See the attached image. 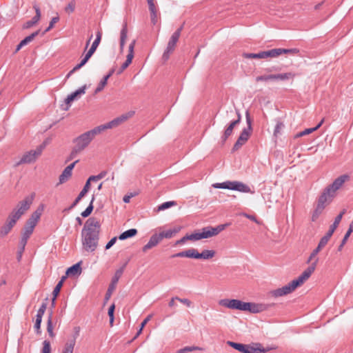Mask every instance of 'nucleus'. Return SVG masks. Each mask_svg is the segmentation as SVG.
Returning a JSON list of instances; mask_svg holds the SVG:
<instances>
[{
  "label": "nucleus",
  "mask_w": 353,
  "mask_h": 353,
  "mask_svg": "<svg viewBox=\"0 0 353 353\" xmlns=\"http://www.w3.org/2000/svg\"><path fill=\"white\" fill-rule=\"evenodd\" d=\"M318 261L319 259L316 257V254L312 252L307 261V263H310V265L306 268L298 278L292 280L290 283L282 288L270 291V294L276 298L289 294L294 292L310 277L316 268Z\"/></svg>",
  "instance_id": "obj_1"
},
{
  "label": "nucleus",
  "mask_w": 353,
  "mask_h": 353,
  "mask_svg": "<svg viewBox=\"0 0 353 353\" xmlns=\"http://www.w3.org/2000/svg\"><path fill=\"white\" fill-rule=\"evenodd\" d=\"M101 223L96 218L88 219L81 231L83 248L88 252H94L98 246Z\"/></svg>",
  "instance_id": "obj_2"
},
{
  "label": "nucleus",
  "mask_w": 353,
  "mask_h": 353,
  "mask_svg": "<svg viewBox=\"0 0 353 353\" xmlns=\"http://www.w3.org/2000/svg\"><path fill=\"white\" fill-rule=\"evenodd\" d=\"M218 304L219 306L227 309L249 312L254 314L261 312L266 309L264 304L244 302L234 299H222L218 301Z\"/></svg>",
  "instance_id": "obj_3"
},
{
  "label": "nucleus",
  "mask_w": 353,
  "mask_h": 353,
  "mask_svg": "<svg viewBox=\"0 0 353 353\" xmlns=\"http://www.w3.org/2000/svg\"><path fill=\"white\" fill-rule=\"evenodd\" d=\"M98 134H99V132L95 127L93 129L87 131L74 139L72 141L74 146L68 157V160L70 161L75 159L78 154L81 153L89 146L90 143L94 139L95 136Z\"/></svg>",
  "instance_id": "obj_4"
},
{
  "label": "nucleus",
  "mask_w": 353,
  "mask_h": 353,
  "mask_svg": "<svg viewBox=\"0 0 353 353\" xmlns=\"http://www.w3.org/2000/svg\"><path fill=\"white\" fill-rule=\"evenodd\" d=\"M43 210V207L40 206L31 214L30 217L26 221L19 241L20 253L24 251L28 240L33 233L34 229L40 219Z\"/></svg>",
  "instance_id": "obj_5"
},
{
  "label": "nucleus",
  "mask_w": 353,
  "mask_h": 353,
  "mask_svg": "<svg viewBox=\"0 0 353 353\" xmlns=\"http://www.w3.org/2000/svg\"><path fill=\"white\" fill-rule=\"evenodd\" d=\"M350 180V176L347 174H342L336 178L334 181L328 185L321 192L323 196L327 198L330 201L336 197L337 192L341 189L345 183Z\"/></svg>",
  "instance_id": "obj_6"
},
{
  "label": "nucleus",
  "mask_w": 353,
  "mask_h": 353,
  "mask_svg": "<svg viewBox=\"0 0 353 353\" xmlns=\"http://www.w3.org/2000/svg\"><path fill=\"white\" fill-rule=\"evenodd\" d=\"M212 187L214 188L228 189L230 190L238 191L242 193H254V191L252 190L248 185L239 181H226L223 183H216L212 184Z\"/></svg>",
  "instance_id": "obj_7"
},
{
  "label": "nucleus",
  "mask_w": 353,
  "mask_h": 353,
  "mask_svg": "<svg viewBox=\"0 0 353 353\" xmlns=\"http://www.w3.org/2000/svg\"><path fill=\"white\" fill-rule=\"evenodd\" d=\"M226 225H219L216 228L206 227L201 231L196 232L191 234H188L190 241H199L202 239H208L217 235L219 232L225 228Z\"/></svg>",
  "instance_id": "obj_8"
},
{
  "label": "nucleus",
  "mask_w": 353,
  "mask_h": 353,
  "mask_svg": "<svg viewBox=\"0 0 353 353\" xmlns=\"http://www.w3.org/2000/svg\"><path fill=\"white\" fill-rule=\"evenodd\" d=\"M134 111H129L112 119V121L103 125H98L96 128L99 134H101L106 130L115 128L119 126L120 125L128 121L129 119L132 118L134 116Z\"/></svg>",
  "instance_id": "obj_9"
},
{
  "label": "nucleus",
  "mask_w": 353,
  "mask_h": 353,
  "mask_svg": "<svg viewBox=\"0 0 353 353\" xmlns=\"http://www.w3.org/2000/svg\"><path fill=\"white\" fill-rule=\"evenodd\" d=\"M34 198V194L26 196L23 200L19 202L16 208L10 214L16 220H19L24 214L32 204Z\"/></svg>",
  "instance_id": "obj_10"
},
{
  "label": "nucleus",
  "mask_w": 353,
  "mask_h": 353,
  "mask_svg": "<svg viewBox=\"0 0 353 353\" xmlns=\"http://www.w3.org/2000/svg\"><path fill=\"white\" fill-rule=\"evenodd\" d=\"M45 147L46 144L43 143L37 146L34 150H31L24 153L19 162L18 163V165L29 164L35 162L37 159L41 155Z\"/></svg>",
  "instance_id": "obj_11"
},
{
  "label": "nucleus",
  "mask_w": 353,
  "mask_h": 353,
  "mask_svg": "<svg viewBox=\"0 0 353 353\" xmlns=\"http://www.w3.org/2000/svg\"><path fill=\"white\" fill-rule=\"evenodd\" d=\"M246 121L248 124V128L243 130L239 137L238 138L236 142L234 145L233 150H238L242 145H243L248 140L252 128V121L250 117V114L248 112L245 113Z\"/></svg>",
  "instance_id": "obj_12"
},
{
  "label": "nucleus",
  "mask_w": 353,
  "mask_h": 353,
  "mask_svg": "<svg viewBox=\"0 0 353 353\" xmlns=\"http://www.w3.org/2000/svg\"><path fill=\"white\" fill-rule=\"evenodd\" d=\"M182 29L183 26H181L170 37L167 47L162 56V59L164 61H168V59L170 58V54H172L173 52L174 51L175 48L176 46V43L179 39Z\"/></svg>",
  "instance_id": "obj_13"
},
{
  "label": "nucleus",
  "mask_w": 353,
  "mask_h": 353,
  "mask_svg": "<svg viewBox=\"0 0 353 353\" xmlns=\"http://www.w3.org/2000/svg\"><path fill=\"white\" fill-rule=\"evenodd\" d=\"M331 203L332 201L321 194L318 198L317 203L314 210L311 213L312 221H316L321 214L323 212L325 208Z\"/></svg>",
  "instance_id": "obj_14"
},
{
  "label": "nucleus",
  "mask_w": 353,
  "mask_h": 353,
  "mask_svg": "<svg viewBox=\"0 0 353 353\" xmlns=\"http://www.w3.org/2000/svg\"><path fill=\"white\" fill-rule=\"evenodd\" d=\"M295 74L292 72L279 73L274 74L261 75L256 78L257 82L268 81H286L293 79Z\"/></svg>",
  "instance_id": "obj_15"
},
{
  "label": "nucleus",
  "mask_w": 353,
  "mask_h": 353,
  "mask_svg": "<svg viewBox=\"0 0 353 353\" xmlns=\"http://www.w3.org/2000/svg\"><path fill=\"white\" fill-rule=\"evenodd\" d=\"M17 220H16L11 215H9L5 224L1 228L0 234L2 236L7 235L12 229L16 224Z\"/></svg>",
  "instance_id": "obj_16"
},
{
  "label": "nucleus",
  "mask_w": 353,
  "mask_h": 353,
  "mask_svg": "<svg viewBox=\"0 0 353 353\" xmlns=\"http://www.w3.org/2000/svg\"><path fill=\"white\" fill-rule=\"evenodd\" d=\"M123 268L120 269V270H118L116 273H115V275L113 277L112 280V283L111 284L109 285V288L108 289V291L105 294V301H108L109 299L110 298L111 295H112V292L115 289V287H116V285L119 279V278L121 277V274H123Z\"/></svg>",
  "instance_id": "obj_17"
},
{
  "label": "nucleus",
  "mask_w": 353,
  "mask_h": 353,
  "mask_svg": "<svg viewBox=\"0 0 353 353\" xmlns=\"http://www.w3.org/2000/svg\"><path fill=\"white\" fill-rule=\"evenodd\" d=\"M77 162H79V160H76L74 162L68 165L63 170V172L59 176V184L64 183L65 182L69 180V179L72 176V170Z\"/></svg>",
  "instance_id": "obj_18"
},
{
  "label": "nucleus",
  "mask_w": 353,
  "mask_h": 353,
  "mask_svg": "<svg viewBox=\"0 0 353 353\" xmlns=\"http://www.w3.org/2000/svg\"><path fill=\"white\" fill-rule=\"evenodd\" d=\"M200 253L196 249L190 248L185 251L176 253L172 257H186L190 259H199Z\"/></svg>",
  "instance_id": "obj_19"
},
{
  "label": "nucleus",
  "mask_w": 353,
  "mask_h": 353,
  "mask_svg": "<svg viewBox=\"0 0 353 353\" xmlns=\"http://www.w3.org/2000/svg\"><path fill=\"white\" fill-rule=\"evenodd\" d=\"M86 89V85H83V87L80 88L75 92H72L70 95L68 96V97L65 100V103L67 105L65 110H68L69 107L70 106V103L76 99L77 97H79L80 95L85 94Z\"/></svg>",
  "instance_id": "obj_20"
},
{
  "label": "nucleus",
  "mask_w": 353,
  "mask_h": 353,
  "mask_svg": "<svg viewBox=\"0 0 353 353\" xmlns=\"http://www.w3.org/2000/svg\"><path fill=\"white\" fill-rule=\"evenodd\" d=\"M241 119V117L240 113L237 112V119L232 121L224 131L223 135L222 136L223 141H225L226 139L232 134L234 128L240 123Z\"/></svg>",
  "instance_id": "obj_21"
},
{
  "label": "nucleus",
  "mask_w": 353,
  "mask_h": 353,
  "mask_svg": "<svg viewBox=\"0 0 353 353\" xmlns=\"http://www.w3.org/2000/svg\"><path fill=\"white\" fill-rule=\"evenodd\" d=\"M161 241V238L159 237V234H153L149 241L143 247V251L146 252L147 250L152 248L153 247H155L157 245L159 242Z\"/></svg>",
  "instance_id": "obj_22"
},
{
  "label": "nucleus",
  "mask_w": 353,
  "mask_h": 353,
  "mask_svg": "<svg viewBox=\"0 0 353 353\" xmlns=\"http://www.w3.org/2000/svg\"><path fill=\"white\" fill-rule=\"evenodd\" d=\"M181 227H175L173 229H170L166 231H162L159 234V237L162 240L163 239H171L176 234H177L180 230Z\"/></svg>",
  "instance_id": "obj_23"
},
{
  "label": "nucleus",
  "mask_w": 353,
  "mask_h": 353,
  "mask_svg": "<svg viewBox=\"0 0 353 353\" xmlns=\"http://www.w3.org/2000/svg\"><path fill=\"white\" fill-rule=\"evenodd\" d=\"M34 8L35 10L36 15L32 19V20L27 21L24 26V28H29L38 23L41 18V11L38 6H34Z\"/></svg>",
  "instance_id": "obj_24"
},
{
  "label": "nucleus",
  "mask_w": 353,
  "mask_h": 353,
  "mask_svg": "<svg viewBox=\"0 0 353 353\" xmlns=\"http://www.w3.org/2000/svg\"><path fill=\"white\" fill-rule=\"evenodd\" d=\"M81 261L73 265L70 268H69L66 271V276H77L79 275L81 273Z\"/></svg>",
  "instance_id": "obj_25"
},
{
  "label": "nucleus",
  "mask_w": 353,
  "mask_h": 353,
  "mask_svg": "<svg viewBox=\"0 0 353 353\" xmlns=\"http://www.w3.org/2000/svg\"><path fill=\"white\" fill-rule=\"evenodd\" d=\"M265 350L259 343L247 345L245 353H265Z\"/></svg>",
  "instance_id": "obj_26"
},
{
  "label": "nucleus",
  "mask_w": 353,
  "mask_h": 353,
  "mask_svg": "<svg viewBox=\"0 0 353 353\" xmlns=\"http://www.w3.org/2000/svg\"><path fill=\"white\" fill-rule=\"evenodd\" d=\"M74 345L75 339L68 341L65 343L61 353H73Z\"/></svg>",
  "instance_id": "obj_27"
},
{
  "label": "nucleus",
  "mask_w": 353,
  "mask_h": 353,
  "mask_svg": "<svg viewBox=\"0 0 353 353\" xmlns=\"http://www.w3.org/2000/svg\"><path fill=\"white\" fill-rule=\"evenodd\" d=\"M101 39V33L100 32H98L97 34L96 39L92 43V45L91 48H90V50L87 52L88 54H89L90 56L92 57V55L94 54V52H95L96 49L97 48V47H98V46H99V44L100 43Z\"/></svg>",
  "instance_id": "obj_28"
},
{
  "label": "nucleus",
  "mask_w": 353,
  "mask_h": 353,
  "mask_svg": "<svg viewBox=\"0 0 353 353\" xmlns=\"http://www.w3.org/2000/svg\"><path fill=\"white\" fill-rule=\"evenodd\" d=\"M345 213V210H343L336 218H335V220L333 223V224L330 226L328 232H331V234H333L334 230L336 229V228L338 227V225H339L341 219H342V217L343 216V214Z\"/></svg>",
  "instance_id": "obj_29"
},
{
  "label": "nucleus",
  "mask_w": 353,
  "mask_h": 353,
  "mask_svg": "<svg viewBox=\"0 0 353 353\" xmlns=\"http://www.w3.org/2000/svg\"><path fill=\"white\" fill-rule=\"evenodd\" d=\"M265 59L276 58L282 54L281 48H274L270 50L265 51Z\"/></svg>",
  "instance_id": "obj_30"
},
{
  "label": "nucleus",
  "mask_w": 353,
  "mask_h": 353,
  "mask_svg": "<svg viewBox=\"0 0 353 353\" xmlns=\"http://www.w3.org/2000/svg\"><path fill=\"white\" fill-rule=\"evenodd\" d=\"M216 254L214 250H204L199 255V259L208 260L212 259Z\"/></svg>",
  "instance_id": "obj_31"
},
{
  "label": "nucleus",
  "mask_w": 353,
  "mask_h": 353,
  "mask_svg": "<svg viewBox=\"0 0 353 353\" xmlns=\"http://www.w3.org/2000/svg\"><path fill=\"white\" fill-rule=\"evenodd\" d=\"M227 344L229 346L233 347L234 349L239 351L240 352L245 353L246 345H247L245 344L238 343H235V342H232V341H228Z\"/></svg>",
  "instance_id": "obj_32"
},
{
  "label": "nucleus",
  "mask_w": 353,
  "mask_h": 353,
  "mask_svg": "<svg viewBox=\"0 0 353 353\" xmlns=\"http://www.w3.org/2000/svg\"><path fill=\"white\" fill-rule=\"evenodd\" d=\"M137 234V230L136 229H130V230H126V231L123 232V233H121L119 235V239L120 240H125V239H127L128 238L135 236Z\"/></svg>",
  "instance_id": "obj_33"
},
{
  "label": "nucleus",
  "mask_w": 353,
  "mask_h": 353,
  "mask_svg": "<svg viewBox=\"0 0 353 353\" xmlns=\"http://www.w3.org/2000/svg\"><path fill=\"white\" fill-rule=\"evenodd\" d=\"M90 188L88 187V183L85 184L83 190L80 192L78 196L74 200V203H72L71 208L74 207L79 201L86 194V193L88 192Z\"/></svg>",
  "instance_id": "obj_34"
},
{
  "label": "nucleus",
  "mask_w": 353,
  "mask_h": 353,
  "mask_svg": "<svg viewBox=\"0 0 353 353\" xmlns=\"http://www.w3.org/2000/svg\"><path fill=\"white\" fill-rule=\"evenodd\" d=\"M243 56L246 59H265V51L259 53H244Z\"/></svg>",
  "instance_id": "obj_35"
},
{
  "label": "nucleus",
  "mask_w": 353,
  "mask_h": 353,
  "mask_svg": "<svg viewBox=\"0 0 353 353\" xmlns=\"http://www.w3.org/2000/svg\"><path fill=\"white\" fill-rule=\"evenodd\" d=\"M91 57V56H90L89 54H86L85 57L81 60V61L80 62V63H79L78 65H77L67 75V78H68L70 74L75 70H77L79 69H80L83 65H84L87 61L89 60V59Z\"/></svg>",
  "instance_id": "obj_36"
},
{
  "label": "nucleus",
  "mask_w": 353,
  "mask_h": 353,
  "mask_svg": "<svg viewBox=\"0 0 353 353\" xmlns=\"http://www.w3.org/2000/svg\"><path fill=\"white\" fill-rule=\"evenodd\" d=\"M127 39V28L126 27H123L121 31V37H120V50L122 52L123 50V47L125 45V42Z\"/></svg>",
  "instance_id": "obj_37"
},
{
  "label": "nucleus",
  "mask_w": 353,
  "mask_h": 353,
  "mask_svg": "<svg viewBox=\"0 0 353 353\" xmlns=\"http://www.w3.org/2000/svg\"><path fill=\"white\" fill-rule=\"evenodd\" d=\"M195 350H203V348L198 346H187L183 348H181L176 352V353H186L189 352H192Z\"/></svg>",
  "instance_id": "obj_38"
},
{
  "label": "nucleus",
  "mask_w": 353,
  "mask_h": 353,
  "mask_svg": "<svg viewBox=\"0 0 353 353\" xmlns=\"http://www.w3.org/2000/svg\"><path fill=\"white\" fill-rule=\"evenodd\" d=\"M332 235V234H331V232H327L326 234L321 239L318 245L322 248H323L327 244Z\"/></svg>",
  "instance_id": "obj_39"
},
{
  "label": "nucleus",
  "mask_w": 353,
  "mask_h": 353,
  "mask_svg": "<svg viewBox=\"0 0 353 353\" xmlns=\"http://www.w3.org/2000/svg\"><path fill=\"white\" fill-rule=\"evenodd\" d=\"M94 201V196H93L90 205L88 206V208L83 212H81V216L83 217H88L92 213V212L93 210Z\"/></svg>",
  "instance_id": "obj_40"
},
{
  "label": "nucleus",
  "mask_w": 353,
  "mask_h": 353,
  "mask_svg": "<svg viewBox=\"0 0 353 353\" xmlns=\"http://www.w3.org/2000/svg\"><path fill=\"white\" fill-rule=\"evenodd\" d=\"M133 59V57L130 56H128L126 57L125 61L122 64L119 70L118 71V74H121L132 63V61Z\"/></svg>",
  "instance_id": "obj_41"
},
{
  "label": "nucleus",
  "mask_w": 353,
  "mask_h": 353,
  "mask_svg": "<svg viewBox=\"0 0 353 353\" xmlns=\"http://www.w3.org/2000/svg\"><path fill=\"white\" fill-rule=\"evenodd\" d=\"M53 329H54V327H53L52 322V314H50L48 317V319L47 331L51 337H54V336Z\"/></svg>",
  "instance_id": "obj_42"
},
{
  "label": "nucleus",
  "mask_w": 353,
  "mask_h": 353,
  "mask_svg": "<svg viewBox=\"0 0 353 353\" xmlns=\"http://www.w3.org/2000/svg\"><path fill=\"white\" fill-rule=\"evenodd\" d=\"M152 315L150 314L143 320V321L141 324L139 330H138L137 334L134 336V339H136L138 336H139L141 334L143 329L144 328L145 325L148 323V322L152 319Z\"/></svg>",
  "instance_id": "obj_43"
},
{
  "label": "nucleus",
  "mask_w": 353,
  "mask_h": 353,
  "mask_svg": "<svg viewBox=\"0 0 353 353\" xmlns=\"http://www.w3.org/2000/svg\"><path fill=\"white\" fill-rule=\"evenodd\" d=\"M62 285H63V281H60L57 284L56 287L54 288V289L53 290V296H54V297H53V299H52V304L54 303L55 299H56L57 296H58V294H59Z\"/></svg>",
  "instance_id": "obj_44"
},
{
  "label": "nucleus",
  "mask_w": 353,
  "mask_h": 353,
  "mask_svg": "<svg viewBox=\"0 0 353 353\" xmlns=\"http://www.w3.org/2000/svg\"><path fill=\"white\" fill-rule=\"evenodd\" d=\"M108 80V77H104L103 79L100 81L98 86L97 87L95 90V93H98L103 90V89L105 88V86L107 84Z\"/></svg>",
  "instance_id": "obj_45"
},
{
  "label": "nucleus",
  "mask_w": 353,
  "mask_h": 353,
  "mask_svg": "<svg viewBox=\"0 0 353 353\" xmlns=\"http://www.w3.org/2000/svg\"><path fill=\"white\" fill-rule=\"evenodd\" d=\"M175 205H176V203L174 201H167V202H165V203H162L161 205H160L158 207V210L159 211L165 210H166L170 207H172Z\"/></svg>",
  "instance_id": "obj_46"
},
{
  "label": "nucleus",
  "mask_w": 353,
  "mask_h": 353,
  "mask_svg": "<svg viewBox=\"0 0 353 353\" xmlns=\"http://www.w3.org/2000/svg\"><path fill=\"white\" fill-rule=\"evenodd\" d=\"M39 34V32L37 31V32H33L32 34H31L30 35L26 37L24 39H23L21 41H22V45H26L28 44V43L31 42L34 38L35 37Z\"/></svg>",
  "instance_id": "obj_47"
},
{
  "label": "nucleus",
  "mask_w": 353,
  "mask_h": 353,
  "mask_svg": "<svg viewBox=\"0 0 353 353\" xmlns=\"http://www.w3.org/2000/svg\"><path fill=\"white\" fill-rule=\"evenodd\" d=\"M41 353H51V345L48 341L45 340L43 342Z\"/></svg>",
  "instance_id": "obj_48"
},
{
  "label": "nucleus",
  "mask_w": 353,
  "mask_h": 353,
  "mask_svg": "<svg viewBox=\"0 0 353 353\" xmlns=\"http://www.w3.org/2000/svg\"><path fill=\"white\" fill-rule=\"evenodd\" d=\"M281 52L283 54H288L291 55H296L298 54L299 52V50L297 48H292V49H283L281 48Z\"/></svg>",
  "instance_id": "obj_49"
},
{
  "label": "nucleus",
  "mask_w": 353,
  "mask_h": 353,
  "mask_svg": "<svg viewBox=\"0 0 353 353\" xmlns=\"http://www.w3.org/2000/svg\"><path fill=\"white\" fill-rule=\"evenodd\" d=\"M115 309L114 304H112L108 310V316L110 317V324L112 326L114 322V311Z\"/></svg>",
  "instance_id": "obj_50"
},
{
  "label": "nucleus",
  "mask_w": 353,
  "mask_h": 353,
  "mask_svg": "<svg viewBox=\"0 0 353 353\" xmlns=\"http://www.w3.org/2000/svg\"><path fill=\"white\" fill-rule=\"evenodd\" d=\"M315 131V128H307V129H305V130L296 134L295 135V138H299V137H303V136H305V135H307Z\"/></svg>",
  "instance_id": "obj_51"
},
{
  "label": "nucleus",
  "mask_w": 353,
  "mask_h": 353,
  "mask_svg": "<svg viewBox=\"0 0 353 353\" xmlns=\"http://www.w3.org/2000/svg\"><path fill=\"white\" fill-rule=\"evenodd\" d=\"M352 234V232L349 230H347V231L346 232L343 240H342V242L341 243V245L339 246V250L341 251L343 248V247L344 246V245L346 243L348 238L350 237V234Z\"/></svg>",
  "instance_id": "obj_52"
},
{
  "label": "nucleus",
  "mask_w": 353,
  "mask_h": 353,
  "mask_svg": "<svg viewBox=\"0 0 353 353\" xmlns=\"http://www.w3.org/2000/svg\"><path fill=\"white\" fill-rule=\"evenodd\" d=\"M75 5L76 4L74 1H70L65 8V12L68 13L73 12L75 9Z\"/></svg>",
  "instance_id": "obj_53"
},
{
  "label": "nucleus",
  "mask_w": 353,
  "mask_h": 353,
  "mask_svg": "<svg viewBox=\"0 0 353 353\" xmlns=\"http://www.w3.org/2000/svg\"><path fill=\"white\" fill-rule=\"evenodd\" d=\"M284 125L282 122H277L274 130V136H277L281 131V130L283 128Z\"/></svg>",
  "instance_id": "obj_54"
},
{
  "label": "nucleus",
  "mask_w": 353,
  "mask_h": 353,
  "mask_svg": "<svg viewBox=\"0 0 353 353\" xmlns=\"http://www.w3.org/2000/svg\"><path fill=\"white\" fill-rule=\"evenodd\" d=\"M150 15L151 21L154 25H155L158 21L157 11L156 8H154L152 11H150Z\"/></svg>",
  "instance_id": "obj_55"
},
{
  "label": "nucleus",
  "mask_w": 353,
  "mask_h": 353,
  "mask_svg": "<svg viewBox=\"0 0 353 353\" xmlns=\"http://www.w3.org/2000/svg\"><path fill=\"white\" fill-rule=\"evenodd\" d=\"M59 17L58 16L53 17L50 22L49 26L45 30V32H48L50 30H51L54 27V25L59 21Z\"/></svg>",
  "instance_id": "obj_56"
},
{
  "label": "nucleus",
  "mask_w": 353,
  "mask_h": 353,
  "mask_svg": "<svg viewBox=\"0 0 353 353\" xmlns=\"http://www.w3.org/2000/svg\"><path fill=\"white\" fill-rule=\"evenodd\" d=\"M47 305L46 303H43L39 310L37 311V316L38 317H43V315L45 313V311L46 310Z\"/></svg>",
  "instance_id": "obj_57"
},
{
  "label": "nucleus",
  "mask_w": 353,
  "mask_h": 353,
  "mask_svg": "<svg viewBox=\"0 0 353 353\" xmlns=\"http://www.w3.org/2000/svg\"><path fill=\"white\" fill-rule=\"evenodd\" d=\"M135 43H136L135 40H133L129 45L128 56L131 55V57H134V46H135Z\"/></svg>",
  "instance_id": "obj_58"
},
{
  "label": "nucleus",
  "mask_w": 353,
  "mask_h": 353,
  "mask_svg": "<svg viewBox=\"0 0 353 353\" xmlns=\"http://www.w3.org/2000/svg\"><path fill=\"white\" fill-rule=\"evenodd\" d=\"M42 318L36 316V321L34 324V328L36 329L37 333H40V327L41 323Z\"/></svg>",
  "instance_id": "obj_59"
},
{
  "label": "nucleus",
  "mask_w": 353,
  "mask_h": 353,
  "mask_svg": "<svg viewBox=\"0 0 353 353\" xmlns=\"http://www.w3.org/2000/svg\"><path fill=\"white\" fill-rule=\"evenodd\" d=\"M175 299L176 300L180 301L181 303L185 305L187 307H191L192 305V302L188 299H181L179 297H175Z\"/></svg>",
  "instance_id": "obj_60"
},
{
  "label": "nucleus",
  "mask_w": 353,
  "mask_h": 353,
  "mask_svg": "<svg viewBox=\"0 0 353 353\" xmlns=\"http://www.w3.org/2000/svg\"><path fill=\"white\" fill-rule=\"evenodd\" d=\"M241 215H242V216H243L250 219L251 221H254L256 223H259V222L258 221L256 218L254 216H253V215H250V214H246V213H241Z\"/></svg>",
  "instance_id": "obj_61"
},
{
  "label": "nucleus",
  "mask_w": 353,
  "mask_h": 353,
  "mask_svg": "<svg viewBox=\"0 0 353 353\" xmlns=\"http://www.w3.org/2000/svg\"><path fill=\"white\" fill-rule=\"evenodd\" d=\"M117 240V237H113L112 239H111L110 241L106 244L105 249H110L116 243Z\"/></svg>",
  "instance_id": "obj_62"
},
{
  "label": "nucleus",
  "mask_w": 353,
  "mask_h": 353,
  "mask_svg": "<svg viewBox=\"0 0 353 353\" xmlns=\"http://www.w3.org/2000/svg\"><path fill=\"white\" fill-rule=\"evenodd\" d=\"M189 240V238H188V234L184 236L183 238H181V239L178 240L176 241L175 243V245H182L183 243H185L186 241Z\"/></svg>",
  "instance_id": "obj_63"
},
{
  "label": "nucleus",
  "mask_w": 353,
  "mask_h": 353,
  "mask_svg": "<svg viewBox=\"0 0 353 353\" xmlns=\"http://www.w3.org/2000/svg\"><path fill=\"white\" fill-rule=\"evenodd\" d=\"M99 179L98 178H97V175L96 176H91L88 178V179L87 180L85 184H88V187L90 188V183L92 181H99Z\"/></svg>",
  "instance_id": "obj_64"
}]
</instances>
